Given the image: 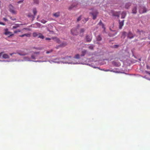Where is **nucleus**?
I'll return each instance as SVG.
<instances>
[{
	"instance_id": "nucleus-1",
	"label": "nucleus",
	"mask_w": 150,
	"mask_h": 150,
	"mask_svg": "<svg viewBox=\"0 0 150 150\" xmlns=\"http://www.w3.org/2000/svg\"><path fill=\"white\" fill-rule=\"evenodd\" d=\"M27 49H25L23 51H20L17 52V53L20 56H23L28 54V53L26 51H27Z\"/></svg>"
},
{
	"instance_id": "nucleus-2",
	"label": "nucleus",
	"mask_w": 150,
	"mask_h": 150,
	"mask_svg": "<svg viewBox=\"0 0 150 150\" xmlns=\"http://www.w3.org/2000/svg\"><path fill=\"white\" fill-rule=\"evenodd\" d=\"M40 54L39 52H34L33 54L31 56V58L33 59H36L39 57V55Z\"/></svg>"
},
{
	"instance_id": "nucleus-3",
	"label": "nucleus",
	"mask_w": 150,
	"mask_h": 150,
	"mask_svg": "<svg viewBox=\"0 0 150 150\" xmlns=\"http://www.w3.org/2000/svg\"><path fill=\"white\" fill-rule=\"evenodd\" d=\"M9 7V11L11 13L13 14H16L17 11L15 10L14 8L12 5H10Z\"/></svg>"
},
{
	"instance_id": "nucleus-4",
	"label": "nucleus",
	"mask_w": 150,
	"mask_h": 150,
	"mask_svg": "<svg viewBox=\"0 0 150 150\" xmlns=\"http://www.w3.org/2000/svg\"><path fill=\"white\" fill-rule=\"evenodd\" d=\"M4 31L5 32L4 33V34L6 35H9V36H8V37L13 35V34H12L11 32L8 31V29H5Z\"/></svg>"
},
{
	"instance_id": "nucleus-5",
	"label": "nucleus",
	"mask_w": 150,
	"mask_h": 150,
	"mask_svg": "<svg viewBox=\"0 0 150 150\" xmlns=\"http://www.w3.org/2000/svg\"><path fill=\"white\" fill-rule=\"evenodd\" d=\"M90 14H91L93 16V19L95 20L96 19L97 15L98 14V12L97 11H95L93 13L91 12L89 13Z\"/></svg>"
},
{
	"instance_id": "nucleus-6",
	"label": "nucleus",
	"mask_w": 150,
	"mask_h": 150,
	"mask_svg": "<svg viewBox=\"0 0 150 150\" xmlns=\"http://www.w3.org/2000/svg\"><path fill=\"white\" fill-rule=\"evenodd\" d=\"M71 32L72 34L74 35H77L78 34L77 29L76 28L72 29L71 30Z\"/></svg>"
},
{
	"instance_id": "nucleus-7",
	"label": "nucleus",
	"mask_w": 150,
	"mask_h": 150,
	"mask_svg": "<svg viewBox=\"0 0 150 150\" xmlns=\"http://www.w3.org/2000/svg\"><path fill=\"white\" fill-rule=\"evenodd\" d=\"M92 37L91 35H86V41L87 42H90L92 40Z\"/></svg>"
},
{
	"instance_id": "nucleus-8",
	"label": "nucleus",
	"mask_w": 150,
	"mask_h": 150,
	"mask_svg": "<svg viewBox=\"0 0 150 150\" xmlns=\"http://www.w3.org/2000/svg\"><path fill=\"white\" fill-rule=\"evenodd\" d=\"M124 20H123L121 21H120L119 20V28L121 29L124 24Z\"/></svg>"
},
{
	"instance_id": "nucleus-9",
	"label": "nucleus",
	"mask_w": 150,
	"mask_h": 150,
	"mask_svg": "<svg viewBox=\"0 0 150 150\" xmlns=\"http://www.w3.org/2000/svg\"><path fill=\"white\" fill-rule=\"evenodd\" d=\"M139 12L140 13H145L146 12V10L144 7L141 8L139 10Z\"/></svg>"
},
{
	"instance_id": "nucleus-10",
	"label": "nucleus",
	"mask_w": 150,
	"mask_h": 150,
	"mask_svg": "<svg viewBox=\"0 0 150 150\" xmlns=\"http://www.w3.org/2000/svg\"><path fill=\"white\" fill-rule=\"evenodd\" d=\"M134 36L133 35V34L131 32H129L127 35L128 38L130 39H132L134 38Z\"/></svg>"
},
{
	"instance_id": "nucleus-11",
	"label": "nucleus",
	"mask_w": 150,
	"mask_h": 150,
	"mask_svg": "<svg viewBox=\"0 0 150 150\" xmlns=\"http://www.w3.org/2000/svg\"><path fill=\"white\" fill-rule=\"evenodd\" d=\"M30 34L29 33H27V34H23L22 35H19V37H23L25 36L27 37H30Z\"/></svg>"
},
{
	"instance_id": "nucleus-12",
	"label": "nucleus",
	"mask_w": 150,
	"mask_h": 150,
	"mask_svg": "<svg viewBox=\"0 0 150 150\" xmlns=\"http://www.w3.org/2000/svg\"><path fill=\"white\" fill-rule=\"evenodd\" d=\"M53 16H54L56 18H57V17H59L60 16L59 12H57L54 13L53 14Z\"/></svg>"
},
{
	"instance_id": "nucleus-13",
	"label": "nucleus",
	"mask_w": 150,
	"mask_h": 150,
	"mask_svg": "<svg viewBox=\"0 0 150 150\" xmlns=\"http://www.w3.org/2000/svg\"><path fill=\"white\" fill-rule=\"evenodd\" d=\"M67 45V43L66 42H63L62 44L59 45V46L61 47H63L66 46Z\"/></svg>"
},
{
	"instance_id": "nucleus-14",
	"label": "nucleus",
	"mask_w": 150,
	"mask_h": 150,
	"mask_svg": "<svg viewBox=\"0 0 150 150\" xmlns=\"http://www.w3.org/2000/svg\"><path fill=\"white\" fill-rule=\"evenodd\" d=\"M126 15V13L125 12L123 11L121 14V18H124Z\"/></svg>"
},
{
	"instance_id": "nucleus-15",
	"label": "nucleus",
	"mask_w": 150,
	"mask_h": 150,
	"mask_svg": "<svg viewBox=\"0 0 150 150\" xmlns=\"http://www.w3.org/2000/svg\"><path fill=\"white\" fill-rule=\"evenodd\" d=\"M87 52V51L86 50H82L81 52V56H84L86 54Z\"/></svg>"
},
{
	"instance_id": "nucleus-16",
	"label": "nucleus",
	"mask_w": 150,
	"mask_h": 150,
	"mask_svg": "<svg viewBox=\"0 0 150 150\" xmlns=\"http://www.w3.org/2000/svg\"><path fill=\"white\" fill-rule=\"evenodd\" d=\"M33 12L34 14V16L36 15L37 11L36 8H34L33 9Z\"/></svg>"
},
{
	"instance_id": "nucleus-17",
	"label": "nucleus",
	"mask_w": 150,
	"mask_h": 150,
	"mask_svg": "<svg viewBox=\"0 0 150 150\" xmlns=\"http://www.w3.org/2000/svg\"><path fill=\"white\" fill-rule=\"evenodd\" d=\"M3 58L4 59H8L9 58V57L8 54H4L3 55Z\"/></svg>"
},
{
	"instance_id": "nucleus-18",
	"label": "nucleus",
	"mask_w": 150,
	"mask_h": 150,
	"mask_svg": "<svg viewBox=\"0 0 150 150\" xmlns=\"http://www.w3.org/2000/svg\"><path fill=\"white\" fill-rule=\"evenodd\" d=\"M132 13L134 14H136L137 13V8L136 7H134L132 9Z\"/></svg>"
},
{
	"instance_id": "nucleus-19",
	"label": "nucleus",
	"mask_w": 150,
	"mask_h": 150,
	"mask_svg": "<svg viewBox=\"0 0 150 150\" xmlns=\"http://www.w3.org/2000/svg\"><path fill=\"white\" fill-rule=\"evenodd\" d=\"M113 15L115 16H117L118 17H119L120 16V12H116L115 13H113Z\"/></svg>"
},
{
	"instance_id": "nucleus-20",
	"label": "nucleus",
	"mask_w": 150,
	"mask_h": 150,
	"mask_svg": "<svg viewBox=\"0 0 150 150\" xmlns=\"http://www.w3.org/2000/svg\"><path fill=\"white\" fill-rule=\"evenodd\" d=\"M94 45H90L88 47V48L89 49L91 50H93Z\"/></svg>"
},
{
	"instance_id": "nucleus-21",
	"label": "nucleus",
	"mask_w": 150,
	"mask_h": 150,
	"mask_svg": "<svg viewBox=\"0 0 150 150\" xmlns=\"http://www.w3.org/2000/svg\"><path fill=\"white\" fill-rule=\"evenodd\" d=\"M38 37L42 39H44V36L41 33H38Z\"/></svg>"
},
{
	"instance_id": "nucleus-22",
	"label": "nucleus",
	"mask_w": 150,
	"mask_h": 150,
	"mask_svg": "<svg viewBox=\"0 0 150 150\" xmlns=\"http://www.w3.org/2000/svg\"><path fill=\"white\" fill-rule=\"evenodd\" d=\"M102 40V38L100 35H99L98 36L97 38V40L98 41H100Z\"/></svg>"
},
{
	"instance_id": "nucleus-23",
	"label": "nucleus",
	"mask_w": 150,
	"mask_h": 150,
	"mask_svg": "<svg viewBox=\"0 0 150 150\" xmlns=\"http://www.w3.org/2000/svg\"><path fill=\"white\" fill-rule=\"evenodd\" d=\"M130 5L131 4L130 3H127L125 5V8H128Z\"/></svg>"
},
{
	"instance_id": "nucleus-24",
	"label": "nucleus",
	"mask_w": 150,
	"mask_h": 150,
	"mask_svg": "<svg viewBox=\"0 0 150 150\" xmlns=\"http://www.w3.org/2000/svg\"><path fill=\"white\" fill-rule=\"evenodd\" d=\"M33 35L34 37H38V33L36 32L33 33Z\"/></svg>"
},
{
	"instance_id": "nucleus-25",
	"label": "nucleus",
	"mask_w": 150,
	"mask_h": 150,
	"mask_svg": "<svg viewBox=\"0 0 150 150\" xmlns=\"http://www.w3.org/2000/svg\"><path fill=\"white\" fill-rule=\"evenodd\" d=\"M19 27V25L18 24H16L15 25L13 26V28H16Z\"/></svg>"
},
{
	"instance_id": "nucleus-26",
	"label": "nucleus",
	"mask_w": 150,
	"mask_h": 150,
	"mask_svg": "<svg viewBox=\"0 0 150 150\" xmlns=\"http://www.w3.org/2000/svg\"><path fill=\"white\" fill-rule=\"evenodd\" d=\"M85 29L84 28H81L80 30V33H83L85 31Z\"/></svg>"
},
{
	"instance_id": "nucleus-27",
	"label": "nucleus",
	"mask_w": 150,
	"mask_h": 150,
	"mask_svg": "<svg viewBox=\"0 0 150 150\" xmlns=\"http://www.w3.org/2000/svg\"><path fill=\"white\" fill-rule=\"evenodd\" d=\"M74 58L76 59H79L80 58V55L79 54H77L75 55Z\"/></svg>"
},
{
	"instance_id": "nucleus-28",
	"label": "nucleus",
	"mask_w": 150,
	"mask_h": 150,
	"mask_svg": "<svg viewBox=\"0 0 150 150\" xmlns=\"http://www.w3.org/2000/svg\"><path fill=\"white\" fill-rule=\"evenodd\" d=\"M24 60L26 61H30L31 60L30 59V58H28V57H25L24 58Z\"/></svg>"
},
{
	"instance_id": "nucleus-29",
	"label": "nucleus",
	"mask_w": 150,
	"mask_h": 150,
	"mask_svg": "<svg viewBox=\"0 0 150 150\" xmlns=\"http://www.w3.org/2000/svg\"><path fill=\"white\" fill-rule=\"evenodd\" d=\"M53 50L52 49H51L49 51H47L46 52V53L47 54H48L52 52H53Z\"/></svg>"
},
{
	"instance_id": "nucleus-30",
	"label": "nucleus",
	"mask_w": 150,
	"mask_h": 150,
	"mask_svg": "<svg viewBox=\"0 0 150 150\" xmlns=\"http://www.w3.org/2000/svg\"><path fill=\"white\" fill-rule=\"evenodd\" d=\"M34 3L35 4H38L39 3V0H33Z\"/></svg>"
},
{
	"instance_id": "nucleus-31",
	"label": "nucleus",
	"mask_w": 150,
	"mask_h": 150,
	"mask_svg": "<svg viewBox=\"0 0 150 150\" xmlns=\"http://www.w3.org/2000/svg\"><path fill=\"white\" fill-rule=\"evenodd\" d=\"M81 16H80L77 19V21L78 22L80 21L81 19Z\"/></svg>"
},
{
	"instance_id": "nucleus-32",
	"label": "nucleus",
	"mask_w": 150,
	"mask_h": 150,
	"mask_svg": "<svg viewBox=\"0 0 150 150\" xmlns=\"http://www.w3.org/2000/svg\"><path fill=\"white\" fill-rule=\"evenodd\" d=\"M126 34V33L125 32H122V35L123 36H124V38H125Z\"/></svg>"
},
{
	"instance_id": "nucleus-33",
	"label": "nucleus",
	"mask_w": 150,
	"mask_h": 150,
	"mask_svg": "<svg viewBox=\"0 0 150 150\" xmlns=\"http://www.w3.org/2000/svg\"><path fill=\"white\" fill-rule=\"evenodd\" d=\"M21 32V30H16V31H14V33H17L18 32Z\"/></svg>"
},
{
	"instance_id": "nucleus-34",
	"label": "nucleus",
	"mask_w": 150,
	"mask_h": 150,
	"mask_svg": "<svg viewBox=\"0 0 150 150\" xmlns=\"http://www.w3.org/2000/svg\"><path fill=\"white\" fill-rule=\"evenodd\" d=\"M145 72L146 74H148L150 76V71H145Z\"/></svg>"
},
{
	"instance_id": "nucleus-35",
	"label": "nucleus",
	"mask_w": 150,
	"mask_h": 150,
	"mask_svg": "<svg viewBox=\"0 0 150 150\" xmlns=\"http://www.w3.org/2000/svg\"><path fill=\"white\" fill-rule=\"evenodd\" d=\"M47 22V21H45L43 19L41 21V22L43 23H45Z\"/></svg>"
},
{
	"instance_id": "nucleus-36",
	"label": "nucleus",
	"mask_w": 150,
	"mask_h": 150,
	"mask_svg": "<svg viewBox=\"0 0 150 150\" xmlns=\"http://www.w3.org/2000/svg\"><path fill=\"white\" fill-rule=\"evenodd\" d=\"M10 18L13 21H15L16 20V19L15 18H12L11 17H10Z\"/></svg>"
},
{
	"instance_id": "nucleus-37",
	"label": "nucleus",
	"mask_w": 150,
	"mask_h": 150,
	"mask_svg": "<svg viewBox=\"0 0 150 150\" xmlns=\"http://www.w3.org/2000/svg\"><path fill=\"white\" fill-rule=\"evenodd\" d=\"M89 19V18H84V20H85V21H84V23H86V22H87Z\"/></svg>"
},
{
	"instance_id": "nucleus-38",
	"label": "nucleus",
	"mask_w": 150,
	"mask_h": 150,
	"mask_svg": "<svg viewBox=\"0 0 150 150\" xmlns=\"http://www.w3.org/2000/svg\"><path fill=\"white\" fill-rule=\"evenodd\" d=\"M119 46L118 45H114V47L115 48H117Z\"/></svg>"
},
{
	"instance_id": "nucleus-39",
	"label": "nucleus",
	"mask_w": 150,
	"mask_h": 150,
	"mask_svg": "<svg viewBox=\"0 0 150 150\" xmlns=\"http://www.w3.org/2000/svg\"><path fill=\"white\" fill-rule=\"evenodd\" d=\"M74 6H73V5H71V6H70L69 7V10H71V9L72 8H73L74 7Z\"/></svg>"
},
{
	"instance_id": "nucleus-40",
	"label": "nucleus",
	"mask_w": 150,
	"mask_h": 150,
	"mask_svg": "<svg viewBox=\"0 0 150 150\" xmlns=\"http://www.w3.org/2000/svg\"><path fill=\"white\" fill-rule=\"evenodd\" d=\"M4 53V52H2L1 53H0V58H1V56H2L3 55V54Z\"/></svg>"
},
{
	"instance_id": "nucleus-41",
	"label": "nucleus",
	"mask_w": 150,
	"mask_h": 150,
	"mask_svg": "<svg viewBox=\"0 0 150 150\" xmlns=\"http://www.w3.org/2000/svg\"><path fill=\"white\" fill-rule=\"evenodd\" d=\"M23 0H21L19 1H18L17 3L18 4H20V3L23 2Z\"/></svg>"
},
{
	"instance_id": "nucleus-42",
	"label": "nucleus",
	"mask_w": 150,
	"mask_h": 150,
	"mask_svg": "<svg viewBox=\"0 0 150 150\" xmlns=\"http://www.w3.org/2000/svg\"><path fill=\"white\" fill-rule=\"evenodd\" d=\"M146 67L147 69L150 70V66L147 65Z\"/></svg>"
},
{
	"instance_id": "nucleus-43",
	"label": "nucleus",
	"mask_w": 150,
	"mask_h": 150,
	"mask_svg": "<svg viewBox=\"0 0 150 150\" xmlns=\"http://www.w3.org/2000/svg\"><path fill=\"white\" fill-rule=\"evenodd\" d=\"M71 56H69V57H66L65 59H68L69 58H71Z\"/></svg>"
},
{
	"instance_id": "nucleus-44",
	"label": "nucleus",
	"mask_w": 150,
	"mask_h": 150,
	"mask_svg": "<svg viewBox=\"0 0 150 150\" xmlns=\"http://www.w3.org/2000/svg\"><path fill=\"white\" fill-rule=\"evenodd\" d=\"M0 24L2 25H5V24L3 22H0Z\"/></svg>"
},
{
	"instance_id": "nucleus-45",
	"label": "nucleus",
	"mask_w": 150,
	"mask_h": 150,
	"mask_svg": "<svg viewBox=\"0 0 150 150\" xmlns=\"http://www.w3.org/2000/svg\"><path fill=\"white\" fill-rule=\"evenodd\" d=\"M57 42L58 43H60V41L59 40V39H58L57 40Z\"/></svg>"
},
{
	"instance_id": "nucleus-46",
	"label": "nucleus",
	"mask_w": 150,
	"mask_h": 150,
	"mask_svg": "<svg viewBox=\"0 0 150 150\" xmlns=\"http://www.w3.org/2000/svg\"><path fill=\"white\" fill-rule=\"evenodd\" d=\"M3 20L4 21H8V20L7 18H3Z\"/></svg>"
},
{
	"instance_id": "nucleus-47",
	"label": "nucleus",
	"mask_w": 150,
	"mask_h": 150,
	"mask_svg": "<svg viewBox=\"0 0 150 150\" xmlns=\"http://www.w3.org/2000/svg\"><path fill=\"white\" fill-rule=\"evenodd\" d=\"M16 54V53H14V52H13V53L10 54V55L12 56L13 54Z\"/></svg>"
},
{
	"instance_id": "nucleus-48",
	"label": "nucleus",
	"mask_w": 150,
	"mask_h": 150,
	"mask_svg": "<svg viewBox=\"0 0 150 150\" xmlns=\"http://www.w3.org/2000/svg\"><path fill=\"white\" fill-rule=\"evenodd\" d=\"M45 39L46 40H50V39L49 38H46Z\"/></svg>"
},
{
	"instance_id": "nucleus-49",
	"label": "nucleus",
	"mask_w": 150,
	"mask_h": 150,
	"mask_svg": "<svg viewBox=\"0 0 150 150\" xmlns=\"http://www.w3.org/2000/svg\"><path fill=\"white\" fill-rule=\"evenodd\" d=\"M59 47H59V45H58V46H56V49H58V48H59Z\"/></svg>"
},
{
	"instance_id": "nucleus-50",
	"label": "nucleus",
	"mask_w": 150,
	"mask_h": 150,
	"mask_svg": "<svg viewBox=\"0 0 150 150\" xmlns=\"http://www.w3.org/2000/svg\"><path fill=\"white\" fill-rule=\"evenodd\" d=\"M35 25H40V24L39 23H36Z\"/></svg>"
},
{
	"instance_id": "nucleus-51",
	"label": "nucleus",
	"mask_w": 150,
	"mask_h": 150,
	"mask_svg": "<svg viewBox=\"0 0 150 150\" xmlns=\"http://www.w3.org/2000/svg\"><path fill=\"white\" fill-rule=\"evenodd\" d=\"M24 29H27V30H30V29H27V28H24Z\"/></svg>"
},
{
	"instance_id": "nucleus-52",
	"label": "nucleus",
	"mask_w": 150,
	"mask_h": 150,
	"mask_svg": "<svg viewBox=\"0 0 150 150\" xmlns=\"http://www.w3.org/2000/svg\"><path fill=\"white\" fill-rule=\"evenodd\" d=\"M110 70H104L105 71H109Z\"/></svg>"
},
{
	"instance_id": "nucleus-53",
	"label": "nucleus",
	"mask_w": 150,
	"mask_h": 150,
	"mask_svg": "<svg viewBox=\"0 0 150 150\" xmlns=\"http://www.w3.org/2000/svg\"><path fill=\"white\" fill-rule=\"evenodd\" d=\"M139 32L140 33H141V32H143V31H139Z\"/></svg>"
},
{
	"instance_id": "nucleus-54",
	"label": "nucleus",
	"mask_w": 150,
	"mask_h": 150,
	"mask_svg": "<svg viewBox=\"0 0 150 150\" xmlns=\"http://www.w3.org/2000/svg\"><path fill=\"white\" fill-rule=\"evenodd\" d=\"M98 68L100 70H103L102 69H100V68Z\"/></svg>"
},
{
	"instance_id": "nucleus-55",
	"label": "nucleus",
	"mask_w": 150,
	"mask_h": 150,
	"mask_svg": "<svg viewBox=\"0 0 150 150\" xmlns=\"http://www.w3.org/2000/svg\"><path fill=\"white\" fill-rule=\"evenodd\" d=\"M28 16L29 17H30L31 16H30L29 15H28Z\"/></svg>"
},
{
	"instance_id": "nucleus-56",
	"label": "nucleus",
	"mask_w": 150,
	"mask_h": 150,
	"mask_svg": "<svg viewBox=\"0 0 150 150\" xmlns=\"http://www.w3.org/2000/svg\"><path fill=\"white\" fill-rule=\"evenodd\" d=\"M116 33H115V34H114V35H116Z\"/></svg>"
},
{
	"instance_id": "nucleus-57",
	"label": "nucleus",
	"mask_w": 150,
	"mask_h": 150,
	"mask_svg": "<svg viewBox=\"0 0 150 150\" xmlns=\"http://www.w3.org/2000/svg\"><path fill=\"white\" fill-rule=\"evenodd\" d=\"M113 36H112V35H111V36H111V37H112Z\"/></svg>"
}]
</instances>
